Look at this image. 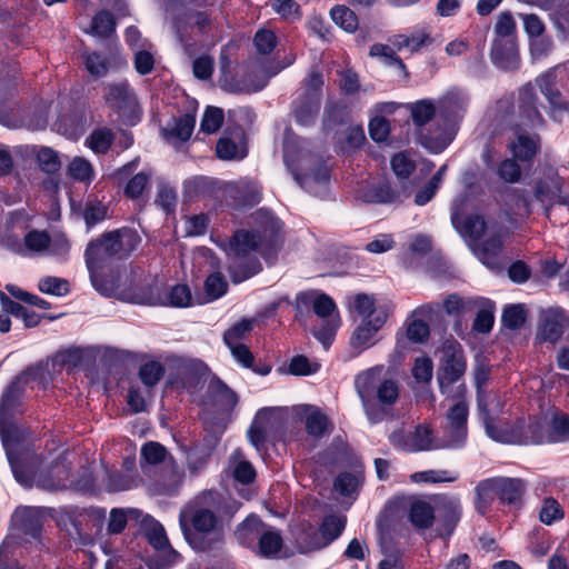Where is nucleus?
Masks as SVG:
<instances>
[{"label":"nucleus","instance_id":"f257e3e1","mask_svg":"<svg viewBox=\"0 0 569 569\" xmlns=\"http://www.w3.org/2000/svg\"><path fill=\"white\" fill-rule=\"evenodd\" d=\"M488 435L502 443L511 445H545L569 441V415L556 411L551 419L529 416L528 421L517 419L511 426L500 432L495 427L487 426Z\"/></svg>","mask_w":569,"mask_h":569},{"label":"nucleus","instance_id":"f03ea898","mask_svg":"<svg viewBox=\"0 0 569 569\" xmlns=\"http://www.w3.org/2000/svg\"><path fill=\"white\" fill-rule=\"evenodd\" d=\"M184 540L196 552L216 553L224 545L221 518L210 508L193 507L179 515Z\"/></svg>","mask_w":569,"mask_h":569},{"label":"nucleus","instance_id":"7ed1b4c3","mask_svg":"<svg viewBox=\"0 0 569 569\" xmlns=\"http://www.w3.org/2000/svg\"><path fill=\"white\" fill-rule=\"evenodd\" d=\"M467 358L461 345L457 341L445 347L437 370L440 392L447 395L451 387L465 376Z\"/></svg>","mask_w":569,"mask_h":569},{"label":"nucleus","instance_id":"20e7f679","mask_svg":"<svg viewBox=\"0 0 569 569\" xmlns=\"http://www.w3.org/2000/svg\"><path fill=\"white\" fill-rule=\"evenodd\" d=\"M541 94L549 103L548 116L555 122H562L563 116L569 114V99L559 90L556 68H549L536 78Z\"/></svg>","mask_w":569,"mask_h":569},{"label":"nucleus","instance_id":"39448f33","mask_svg":"<svg viewBox=\"0 0 569 569\" xmlns=\"http://www.w3.org/2000/svg\"><path fill=\"white\" fill-rule=\"evenodd\" d=\"M469 408L465 400L457 401L448 410L443 448L461 449L468 438Z\"/></svg>","mask_w":569,"mask_h":569},{"label":"nucleus","instance_id":"423d86ee","mask_svg":"<svg viewBox=\"0 0 569 569\" xmlns=\"http://www.w3.org/2000/svg\"><path fill=\"white\" fill-rule=\"evenodd\" d=\"M518 116L530 128H543L546 120L539 110V98L531 82L523 84L518 91Z\"/></svg>","mask_w":569,"mask_h":569},{"label":"nucleus","instance_id":"0eeeda50","mask_svg":"<svg viewBox=\"0 0 569 569\" xmlns=\"http://www.w3.org/2000/svg\"><path fill=\"white\" fill-rule=\"evenodd\" d=\"M107 238L109 236L104 231L87 243L83 252L87 270L106 269L111 267L113 262H119L111 242Z\"/></svg>","mask_w":569,"mask_h":569},{"label":"nucleus","instance_id":"6e6552de","mask_svg":"<svg viewBox=\"0 0 569 569\" xmlns=\"http://www.w3.org/2000/svg\"><path fill=\"white\" fill-rule=\"evenodd\" d=\"M167 360L172 363L181 375V389L198 388L211 372L209 366L200 359H187L172 356L168 357Z\"/></svg>","mask_w":569,"mask_h":569},{"label":"nucleus","instance_id":"1a4fd4ad","mask_svg":"<svg viewBox=\"0 0 569 569\" xmlns=\"http://www.w3.org/2000/svg\"><path fill=\"white\" fill-rule=\"evenodd\" d=\"M119 262L128 260L140 247L142 238L133 227L122 226L106 231Z\"/></svg>","mask_w":569,"mask_h":569},{"label":"nucleus","instance_id":"9d476101","mask_svg":"<svg viewBox=\"0 0 569 569\" xmlns=\"http://www.w3.org/2000/svg\"><path fill=\"white\" fill-rule=\"evenodd\" d=\"M496 499L500 503L520 508L527 482L521 478L492 477L489 478Z\"/></svg>","mask_w":569,"mask_h":569},{"label":"nucleus","instance_id":"9b49d317","mask_svg":"<svg viewBox=\"0 0 569 569\" xmlns=\"http://www.w3.org/2000/svg\"><path fill=\"white\" fill-rule=\"evenodd\" d=\"M230 463L232 465V479L239 495L246 500H250L253 492L249 488H238V485L248 487L256 481L257 471L252 463L244 458L241 448H237L230 456Z\"/></svg>","mask_w":569,"mask_h":569},{"label":"nucleus","instance_id":"f8f14e48","mask_svg":"<svg viewBox=\"0 0 569 569\" xmlns=\"http://www.w3.org/2000/svg\"><path fill=\"white\" fill-rule=\"evenodd\" d=\"M492 63L501 70L513 71L519 68L520 56L517 39H493L490 49Z\"/></svg>","mask_w":569,"mask_h":569},{"label":"nucleus","instance_id":"ddd939ff","mask_svg":"<svg viewBox=\"0 0 569 569\" xmlns=\"http://www.w3.org/2000/svg\"><path fill=\"white\" fill-rule=\"evenodd\" d=\"M227 272L234 284H239L262 271L257 256H237L227 253Z\"/></svg>","mask_w":569,"mask_h":569},{"label":"nucleus","instance_id":"4468645a","mask_svg":"<svg viewBox=\"0 0 569 569\" xmlns=\"http://www.w3.org/2000/svg\"><path fill=\"white\" fill-rule=\"evenodd\" d=\"M386 321L387 313L382 310L377 315H371V317L362 318L350 337L351 347L360 350L371 347L373 337L385 326Z\"/></svg>","mask_w":569,"mask_h":569},{"label":"nucleus","instance_id":"2eb2a0df","mask_svg":"<svg viewBox=\"0 0 569 569\" xmlns=\"http://www.w3.org/2000/svg\"><path fill=\"white\" fill-rule=\"evenodd\" d=\"M120 291L118 300L122 302L142 306H158L161 302L157 282L131 283Z\"/></svg>","mask_w":569,"mask_h":569},{"label":"nucleus","instance_id":"dca6fc26","mask_svg":"<svg viewBox=\"0 0 569 569\" xmlns=\"http://www.w3.org/2000/svg\"><path fill=\"white\" fill-rule=\"evenodd\" d=\"M104 99L118 113L131 111L138 106L137 96L127 80L109 84Z\"/></svg>","mask_w":569,"mask_h":569},{"label":"nucleus","instance_id":"f3484780","mask_svg":"<svg viewBox=\"0 0 569 569\" xmlns=\"http://www.w3.org/2000/svg\"><path fill=\"white\" fill-rule=\"evenodd\" d=\"M266 527L267 523L252 512L236 527L234 537L241 546L253 551Z\"/></svg>","mask_w":569,"mask_h":569},{"label":"nucleus","instance_id":"a211bd4d","mask_svg":"<svg viewBox=\"0 0 569 569\" xmlns=\"http://www.w3.org/2000/svg\"><path fill=\"white\" fill-rule=\"evenodd\" d=\"M320 98L300 93L292 102V116L297 124L311 127L316 123L321 107Z\"/></svg>","mask_w":569,"mask_h":569},{"label":"nucleus","instance_id":"6ab92c4d","mask_svg":"<svg viewBox=\"0 0 569 569\" xmlns=\"http://www.w3.org/2000/svg\"><path fill=\"white\" fill-rule=\"evenodd\" d=\"M278 411L279 408L273 407H263L257 411L247 431L249 442L257 450H260L267 442V428L271 425Z\"/></svg>","mask_w":569,"mask_h":569},{"label":"nucleus","instance_id":"aec40b11","mask_svg":"<svg viewBox=\"0 0 569 569\" xmlns=\"http://www.w3.org/2000/svg\"><path fill=\"white\" fill-rule=\"evenodd\" d=\"M293 538L300 553H309L326 548L319 528L309 521H302L296 527Z\"/></svg>","mask_w":569,"mask_h":569},{"label":"nucleus","instance_id":"412c9836","mask_svg":"<svg viewBox=\"0 0 569 569\" xmlns=\"http://www.w3.org/2000/svg\"><path fill=\"white\" fill-rule=\"evenodd\" d=\"M262 244V238L259 232L253 230L239 229L233 232L229 239V254L256 256Z\"/></svg>","mask_w":569,"mask_h":569},{"label":"nucleus","instance_id":"4be33fe9","mask_svg":"<svg viewBox=\"0 0 569 569\" xmlns=\"http://www.w3.org/2000/svg\"><path fill=\"white\" fill-rule=\"evenodd\" d=\"M23 388L19 377L12 379L0 397V418H14L22 410Z\"/></svg>","mask_w":569,"mask_h":569},{"label":"nucleus","instance_id":"5701e85b","mask_svg":"<svg viewBox=\"0 0 569 569\" xmlns=\"http://www.w3.org/2000/svg\"><path fill=\"white\" fill-rule=\"evenodd\" d=\"M306 432L315 438L321 439L333 429L329 417L315 405H303Z\"/></svg>","mask_w":569,"mask_h":569},{"label":"nucleus","instance_id":"b1692460","mask_svg":"<svg viewBox=\"0 0 569 569\" xmlns=\"http://www.w3.org/2000/svg\"><path fill=\"white\" fill-rule=\"evenodd\" d=\"M430 336L429 325L421 319H412L407 322L406 331L399 330L396 335V351L402 353L408 349V343H423Z\"/></svg>","mask_w":569,"mask_h":569},{"label":"nucleus","instance_id":"393cba45","mask_svg":"<svg viewBox=\"0 0 569 569\" xmlns=\"http://www.w3.org/2000/svg\"><path fill=\"white\" fill-rule=\"evenodd\" d=\"M401 191L390 181H381L368 187L362 193V200L367 203L388 204L401 202Z\"/></svg>","mask_w":569,"mask_h":569},{"label":"nucleus","instance_id":"a878e982","mask_svg":"<svg viewBox=\"0 0 569 569\" xmlns=\"http://www.w3.org/2000/svg\"><path fill=\"white\" fill-rule=\"evenodd\" d=\"M160 301L158 306L188 308L192 305V293L188 284L177 283L171 287L159 286Z\"/></svg>","mask_w":569,"mask_h":569},{"label":"nucleus","instance_id":"bb28decb","mask_svg":"<svg viewBox=\"0 0 569 569\" xmlns=\"http://www.w3.org/2000/svg\"><path fill=\"white\" fill-rule=\"evenodd\" d=\"M283 547L281 532L267 525L253 552L264 559H272L278 556Z\"/></svg>","mask_w":569,"mask_h":569},{"label":"nucleus","instance_id":"cd10ccee","mask_svg":"<svg viewBox=\"0 0 569 569\" xmlns=\"http://www.w3.org/2000/svg\"><path fill=\"white\" fill-rule=\"evenodd\" d=\"M196 127V109L172 119V127L163 129L166 139H177L186 142L190 139Z\"/></svg>","mask_w":569,"mask_h":569},{"label":"nucleus","instance_id":"c85d7f7f","mask_svg":"<svg viewBox=\"0 0 569 569\" xmlns=\"http://www.w3.org/2000/svg\"><path fill=\"white\" fill-rule=\"evenodd\" d=\"M563 335V316L558 311H549L540 320L538 337L542 341L556 343Z\"/></svg>","mask_w":569,"mask_h":569},{"label":"nucleus","instance_id":"c756f323","mask_svg":"<svg viewBox=\"0 0 569 569\" xmlns=\"http://www.w3.org/2000/svg\"><path fill=\"white\" fill-rule=\"evenodd\" d=\"M104 269L88 270L92 287L104 298H114L118 300L121 288L119 287V276L107 274Z\"/></svg>","mask_w":569,"mask_h":569},{"label":"nucleus","instance_id":"7c9ffc66","mask_svg":"<svg viewBox=\"0 0 569 569\" xmlns=\"http://www.w3.org/2000/svg\"><path fill=\"white\" fill-rule=\"evenodd\" d=\"M510 150L515 159L520 161H531L540 151L539 136L531 137L528 133L520 132L510 144Z\"/></svg>","mask_w":569,"mask_h":569},{"label":"nucleus","instance_id":"2f4dec72","mask_svg":"<svg viewBox=\"0 0 569 569\" xmlns=\"http://www.w3.org/2000/svg\"><path fill=\"white\" fill-rule=\"evenodd\" d=\"M109 216V207L100 201L96 196H89L82 208V218L86 223L87 231L94 226L103 222Z\"/></svg>","mask_w":569,"mask_h":569},{"label":"nucleus","instance_id":"473e14b6","mask_svg":"<svg viewBox=\"0 0 569 569\" xmlns=\"http://www.w3.org/2000/svg\"><path fill=\"white\" fill-rule=\"evenodd\" d=\"M0 438L6 455L9 457V453H18L14 447L24 441V433L23 430L16 425L14 418H0Z\"/></svg>","mask_w":569,"mask_h":569},{"label":"nucleus","instance_id":"72a5a7b5","mask_svg":"<svg viewBox=\"0 0 569 569\" xmlns=\"http://www.w3.org/2000/svg\"><path fill=\"white\" fill-rule=\"evenodd\" d=\"M365 481L363 472L341 471L333 480V490L342 497L358 493Z\"/></svg>","mask_w":569,"mask_h":569},{"label":"nucleus","instance_id":"f704fd0d","mask_svg":"<svg viewBox=\"0 0 569 569\" xmlns=\"http://www.w3.org/2000/svg\"><path fill=\"white\" fill-rule=\"evenodd\" d=\"M451 222L458 231L463 232L473 239H480L487 228L483 217L479 214H469L465 217L463 222L460 226V214L457 210L451 214Z\"/></svg>","mask_w":569,"mask_h":569},{"label":"nucleus","instance_id":"c9c22d12","mask_svg":"<svg viewBox=\"0 0 569 569\" xmlns=\"http://www.w3.org/2000/svg\"><path fill=\"white\" fill-rule=\"evenodd\" d=\"M347 525V517L340 516L336 513L326 515L322 518V521L320 523L319 531L322 537V540L328 547L331 542H333L336 539H338Z\"/></svg>","mask_w":569,"mask_h":569},{"label":"nucleus","instance_id":"e433bc0d","mask_svg":"<svg viewBox=\"0 0 569 569\" xmlns=\"http://www.w3.org/2000/svg\"><path fill=\"white\" fill-rule=\"evenodd\" d=\"M207 393L212 400L223 406L233 407L238 402L237 393L217 375L211 376Z\"/></svg>","mask_w":569,"mask_h":569},{"label":"nucleus","instance_id":"4c0bfd02","mask_svg":"<svg viewBox=\"0 0 569 569\" xmlns=\"http://www.w3.org/2000/svg\"><path fill=\"white\" fill-rule=\"evenodd\" d=\"M117 21L114 16L107 9L99 10L91 20L90 34L107 39L116 33Z\"/></svg>","mask_w":569,"mask_h":569},{"label":"nucleus","instance_id":"58836bf2","mask_svg":"<svg viewBox=\"0 0 569 569\" xmlns=\"http://www.w3.org/2000/svg\"><path fill=\"white\" fill-rule=\"evenodd\" d=\"M231 198L237 209H249L253 208L261 201L262 194L256 184L248 183L236 187L231 191Z\"/></svg>","mask_w":569,"mask_h":569},{"label":"nucleus","instance_id":"ea45409f","mask_svg":"<svg viewBox=\"0 0 569 569\" xmlns=\"http://www.w3.org/2000/svg\"><path fill=\"white\" fill-rule=\"evenodd\" d=\"M19 530L22 535L40 542L43 530L42 516L33 509L24 510L20 518Z\"/></svg>","mask_w":569,"mask_h":569},{"label":"nucleus","instance_id":"a19ab883","mask_svg":"<svg viewBox=\"0 0 569 569\" xmlns=\"http://www.w3.org/2000/svg\"><path fill=\"white\" fill-rule=\"evenodd\" d=\"M409 520L418 529L430 528L435 520L432 507L422 500L412 502L409 509Z\"/></svg>","mask_w":569,"mask_h":569},{"label":"nucleus","instance_id":"79ce46f5","mask_svg":"<svg viewBox=\"0 0 569 569\" xmlns=\"http://www.w3.org/2000/svg\"><path fill=\"white\" fill-rule=\"evenodd\" d=\"M164 375V366L160 361L153 359L143 362L138 370V377L146 388L156 387L162 380Z\"/></svg>","mask_w":569,"mask_h":569},{"label":"nucleus","instance_id":"37998d69","mask_svg":"<svg viewBox=\"0 0 569 569\" xmlns=\"http://www.w3.org/2000/svg\"><path fill=\"white\" fill-rule=\"evenodd\" d=\"M331 20L342 30L353 33L359 26L357 14L347 6L337 4L330 9Z\"/></svg>","mask_w":569,"mask_h":569},{"label":"nucleus","instance_id":"c03bdc74","mask_svg":"<svg viewBox=\"0 0 569 569\" xmlns=\"http://www.w3.org/2000/svg\"><path fill=\"white\" fill-rule=\"evenodd\" d=\"M409 109L413 124L419 128L426 126L437 114L436 106L428 99L410 103Z\"/></svg>","mask_w":569,"mask_h":569},{"label":"nucleus","instance_id":"a18cd8bd","mask_svg":"<svg viewBox=\"0 0 569 569\" xmlns=\"http://www.w3.org/2000/svg\"><path fill=\"white\" fill-rule=\"evenodd\" d=\"M203 288L208 301L211 302L223 297L228 291L229 284L224 276L221 272L216 271L207 276Z\"/></svg>","mask_w":569,"mask_h":569},{"label":"nucleus","instance_id":"49530a36","mask_svg":"<svg viewBox=\"0 0 569 569\" xmlns=\"http://www.w3.org/2000/svg\"><path fill=\"white\" fill-rule=\"evenodd\" d=\"M86 70L94 79H100L108 74L110 70L109 59L98 51L89 52L84 56L83 60Z\"/></svg>","mask_w":569,"mask_h":569},{"label":"nucleus","instance_id":"de8ad7c7","mask_svg":"<svg viewBox=\"0 0 569 569\" xmlns=\"http://www.w3.org/2000/svg\"><path fill=\"white\" fill-rule=\"evenodd\" d=\"M527 320V311L522 305H507L501 315V323L510 330L523 327Z\"/></svg>","mask_w":569,"mask_h":569},{"label":"nucleus","instance_id":"09e8293b","mask_svg":"<svg viewBox=\"0 0 569 569\" xmlns=\"http://www.w3.org/2000/svg\"><path fill=\"white\" fill-rule=\"evenodd\" d=\"M348 121V112L346 107L332 102L325 107L322 124L327 130H332L346 124Z\"/></svg>","mask_w":569,"mask_h":569},{"label":"nucleus","instance_id":"8fccbe9b","mask_svg":"<svg viewBox=\"0 0 569 569\" xmlns=\"http://www.w3.org/2000/svg\"><path fill=\"white\" fill-rule=\"evenodd\" d=\"M179 447L186 455L187 466L190 471L203 468L211 457L204 456V448L198 441H193L190 446L180 445Z\"/></svg>","mask_w":569,"mask_h":569},{"label":"nucleus","instance_id":"3c124183","mask_svg":"<svg viewBox=\"0 0 569 569\" xmlns=\"http://www.w3.org/2000/svg\"><path fill=\"white\" fill-rule=\"evenodd\" d=\"M476 509L480 515H486L492 502L496 500L489 478L483 479L476 486Z\"/></svg>","mask_w":569,"mask_h":569},{"label":"nucleus","instance_id":"603ef678","mask_svg":"<svg viewBox=\"0 0 569 569\" xmlns=\"http://www.w3.org/2000/svg\"><path fill=\"white\" fill-rule=\"evenodd\" d=\"M293 178L300 187H305L309 180L316 183H328L331 178V172L328 166L323 161H320L309 172H293Z\"/></svg>","mask_w":569,"mask_h":569},{"label":"nucleus","instance_id":"864d4df0","mask_svg":"<svg viewBox=\"0 0 569 569\" xmlns=\"http://www.w3.org/2000/svg\"><path fill=\"white\" fill-rule=\"evenodd\" d=\"M114 140V134L110 129H96L88 138L89 148L97 153H107Z\"/></svg>","mask_w":569,"mask_h":569},{"label":"nucleus","instance_id":"5fc2aeb1","mask_svg":"<svg viewBox=\"0 0 569 569\" xmlns=\"http://www.w3.org/2000/svg\"><path fill=\"white\" fill-rule=\"evenodd\" d=\"M223 120L224 113L221 108L208 106L200 122V130L208 134L214 133L221 128Z\"/></svg>","mask_w":569,"mask_h":569},{"label":"nucleus","instance_id":"6e6d98bb","mask_svg":"<svg viewBox=\"0 0 569 569\" xmlns=\"http://www.w3.org/2000/svg\"><path fill=\"white\" fill-rule=\"evenodd\" d=\"M7 458L17 482L24 487H31L33 483V472L22 461L20 453H9Z\"/></svg>","mask_w":569,"mask_h":569},{"label":"nucleus","instance_id":"4d7b16f0","mask_svg":"<svg viewBox=\"0 0 569 569\" xmlns=\"http://www.w3.org/2000/svg\"><path fill=\"white\" fill-rule=\"evenodd\" d=\"M493 31L495 39H517V24L510 11H503L498 16Z\"/></svg>","mask_w":569,"mask_h":569},{"label":"nucleus","instance_id":"13d9d810","mask_svg":"<svg viewBox=\"0 0 569 569\" xmlns=\"http://www.w3.org/2000/svg\"><path fill=\"white\" fill-rule=\"evenodd\" d=\"M168 451L163 445L157 441H148L141 447V460L150 466L162 463L167 458Z\"/></svg>","mask_w":569,"mask_h":569},{"label":"nucleus","instance_id":"bf43d9fd","mask_svg":"<svg viewBox=\"0 0 569 569\" xmlns=\"http://www.w3.org/2000/svg\"><path fill=\"white\" fill-rule=\"evenodd\" d=\"M39 290L46 295L63 297L69 293V281L63 278L47 276L39 281Z\"/></svg>","mask_w":569,"mask_h":569},{"label":"nucleus","instance_id":"052dcab7","mask_svg":"<svg viewBox=\"0 0 569 569\" xmlns=\"http://www.w3.org/2000/svg\"><path fill=\"white\" fill-rule=\"evenodd\" d=\"M271 8L286 21H297L302 18L301 7L296 0H272Z\"/></svg>","mask_w":569,"mask_h":569},{"label":"nucleus","instance_id":"680f3d73","mask_svg":"<svg viewBox=\"0 0 569 569\" xmlns=\"http://www.w3.org/2000/svg\"><path fill=\"white\" fill-rule=\"evenodd\" d=\"M37 161L41 171L47 174H54L61 168V161L57 151L50 147H41L37 154Z\"/></svg>","mask_w":569,"mask_h":569},{"label":"nucleus","instance_id":"e2e57ef3","mask_svg":"<svg viewBox=\"0 0 569 569\" xmlns=\"http://www.w3.org/2000/svg\"><path fill=\"white\" fill-rule=\"evenodd\" d=\"M487 306L481 308L473 320L472 329L479 333H488L495 325V305L489 299L486 300Z\"/></svg>","mask_w":569,"mask_h":569},{"label":"nucleus","instance_id":"0e129e2a","mask_svg":"<svg viewBox=\"0 0 569 569\" xmlns=\"http://www.w3.org/2000/svg\"><path fill=\"white\" fill-rule=\"evenodd\" d=\"M317 292L313 290L300 291L297 293L296 299L290 305L293 306L295 317L297 320H301L308 317L313 311Z\"/></svg>","mask_w":569,"mask_h":569},{"label":"nucleus","instance_id":"69168bd1","mask_svg":"<svg viewBox=\"0 0 569 569\" xmlns=\"http://www.w3.org/2000/svg\"><path fill=\"white\" fill-rule=\"evenodd\" d=\"M563 517L565 511L558 500L552 497L543 500L539 512V519L542 523L550 526L553 522L561 520Z\"/></svg>","mask_w":569,"mask_h":569},{"label":"nucleus","instance_id":"338daca9","mask_svg":"<svg viewBox=\"0 0 569 569\" xmlns=\"http://www.w3.org/2000/svg\"><path fill=\"white\" fill-rule=\"evenodd\" d=\"M319 369V363L311 362L303 355H297L290 359L288 372L292 376L307 377L318 372Z\"/></svg>","mask_w":569,"mask_h":569},{"label":"nucleus","instance_id":"774afa93","mask_svg":"<svg viewBox=\"0 0 569 569\" xmlns=\"http://www.w3.org/2000/svg\"><path fill=\"white\" fill-rule=\"evenodd\" d=\"M276 33L269 29H259L253 37V46L261 56L270 54L277 47Z\"/></svg>","mask_w":569,"mask_h":569}]
</instances>
